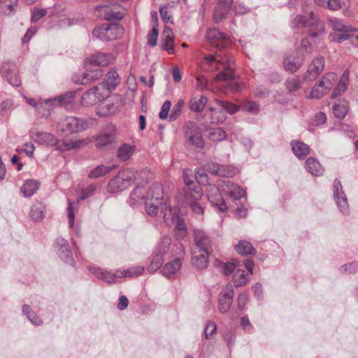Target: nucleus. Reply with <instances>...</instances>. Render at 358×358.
Returning a JSON list of instances; mask_svg holds the SVG:
<instances>
[{
  "instance_id": "f257e3e1",
  "label": "nucleus",
  "mask_w": 358,
  "mask_h": 358,
  "mask_svg": "<svg viewBox=\"0 0 358 358\" xmlns=\"http://www.w3.org/2000/svg\"><path fill=\"white\" fill-rule=\"evenodd\" d=\"M151 178V173L148 170L134 171L131 169H124L110 180L108 185L109 191L112 192H121L127 188L134 180Z\"/></svg>"
},
{
  "instance_id": "f03ea898",
  "label": "nucleus",
  "mask_w": 358,
  "mask_h": 358,
  "mask_svg": "<svg viewBox=\"0 0 358 358\" xmlns=\"http://www.w3.org/2000/svg\"><path fill=\"white\" fill-rule=\"evenodd\" d=\"M96 124V120L94 118L69 116L60 121L58 128L64 133L71 134L85 131Z\"/></svg>"
},
{
  "instance_id": "7ed1b4c3",
  "label": "nucleus",
  "mask_w": 358,
  "mask_h": 358,
  "mask_svg": "<svg viewBox=\"0 0 358 358\" xmlns=\"http://www.w3.org/2000/svg\"><path fill=\"white\" fill-rule=\"evenodd\" d=\"M117 131L112 124L105 125L94 140L95 147L98 150H106L116 143Z\"/></svg>"
},
{
  "instance_id": "20e7f679",
  "label": "nucleus",
  "mask_w": 358,
  "mask_h": 358,
  "mask_svg": "<svg viewBox=\"0 0 358 358\" xmlns=\"http://www.w3.org/2000/svg\"><path fill=\"white\" fill-rule=\"evenodd\" d=\"M336 80V75L334 73L327 74L320 81L318 85H315L310 92V96L312 99H320L327 94L333 87Z\"/></svg>"
},
{
  "instance_id": "39448f33",
  "label": "nucleus",
  "mask_w": 358,
  "mask_h": 358,
  "mask_svg": "<svg viewBox=\"0 0 358 358\" xmlns=\"http://www.w3.org/2000/svg\"><path fill=\"white\" fill-rule=\"evenodd\" d=\"M205 60L209 63L217 62L218 63H223L224 69L220 71L215 78L216 80L227 81L234 79V73L231 63L228 59H224L220 57L219 55H211L205 57Z\"/></svg>"
},
{
  "instance_id": "423d86ee",
  "label": "nucleus",
  "mask_w": 358,
  "mask_h": 358,
  "mask_svg": "<svg viewBox=\"0 0 358 358\" xmlns=\"http://www.w3.org/2000/svg\"><path fill=\"white\" fill-rule=\"evenodd\" d=\"M333 196L335 202L343 214H348L349 206L345 193L343 189L341 181L336 178L333 184Z\"/></svg>"
},
{
  "instance_id": "0eeeda50",
  "label": "nucleus",
  "mask_w": 358,
  "mask_h": 358,
  "mask_svg": "<svg viewBox=\"0 0 358 358\" xmlns=\"http://www.w3.org/2000/svg\"><path fill=\"white\" fill-rule=\"evenodd\" d=\"M55 249L62 261L71 266L75 264L72 252L66 240L62 237H57L55 242Z\"/></svg>"
},
{
  "instance_id": "6e6552de",
  "label": "nucleus",
  "mask_w": 358,
  "mask_h": 358,
  "mask_svg": "<svg viewBox=\"0 0 358 358\" xmlns=\"http://www.w3.org/2000/svg\"><path fill=\"white\" fill-rule=\"evenodd\" d=\"M234 292L231 284H228L224 287L219 294V311L221 313H226L230 308L233 299Z\"/></svg>"
},
{
  "instance_id": "1a4fd4ad",
  "label": "nucleus",
  "mask_w": 358,
  "mask_h": 358,
  "mask_svg": "<svg viewBox=\"0 0 358 358\" xmlns=\"http://www.w3.org/2000/svg\"><path fill=\"white\" fill-rule=\"evenodd\" d=\"M329 23L335 31L341 33L337 35V38H334V40H337L339 43L349 38V32L355 31V29L345 24L343 21L337 18L330 19Z\"/></svg>"
},
{
  "instance_id": "9d476101",
  "label": "nucleus",
  "mask_w": 358,
  "mask_h": 358,
  "mask_svg": "<svg viewBox=\"0 0 358 358\" xmlns=\"http://www.w3.org/2000/svg\"><path fill=\"white\" fill-rule=\"evenodd\" d=\"M0 71L11 85L15 87L20 85L21 80L17 75L16 67L13 64L9 62H3L0 66Z\"/></svg>"
},
{
  "instance_id": "9b49d317",
  "label": "nucleus",
  "mask_w": 358,
  "mask_h": 358,
  "mask_svg": "<svg viewBox=\"0 0 358 358\" xmlns=\"http://www.w3.org/2000/svg\"><path fill=\"white\" fill-rule=\"evenodd\" d=\"M194 239L195 247L193 249L209 252L212 245V240L204 231L199 229H194Z\"/></svg>"
},
{
  "instance_id": "f8f14e48",
  "label": "nucleus",
  "mask_w": 358,
  "mask_h": 358,
  "mask_svg": "<svg viewBox=\"0 0 358 358\" xmlns=\"http://www.w3.org/2000/svg\"><path fill=\"white\" fill-rule=\"evenodd\" d=\"M324 67L323 57H317L309 65L306 73L303 76L304 80H314L322 73Z\"/></svg>"
},
{
  "instance_id": "ddd939ff",
  "label": "nucleus",
  "mask_w": 358,
  "mask_h": 358,
  "mask_svg": "<svg viewBox=\"0 0 358 358\" xmlns=\"http://www.w3.org/2000/svg\"><path fill=\"white\" fill-rule=\"evenodd\" d=\"M209 252L192 249V264L197 270H203L207 268L208 264Z\"/></svg>"
},
{
  "instance_id": "4468645a",
  "label": "nucleus",
  "mask_w": 358,
  "mask_h": 358,
  "mask_svg": "<svg viewBox=\"0 0 358 358\" xmlns=\"http://www.w3.org/2000/svg\"><path fill=\"white\" fill-rule=\"evenodd\" d=\"M90 271L97 278L105 281L108 283H115L117 278H121L120 271H116L115 273H112L108 270L99 267H91Z\"/></svg>"
},
{
  "instance_id": "2eb2a0df",
  "label": "nucleus",
  "mask_w": 358,
  "mask_h": 358,
  "mask_svg": "<svg viewBox=\"0 0 358 358\" xmlns=\"http://www.w3.org/2000/svg\"><path fill=\"white\" fill-rule=\"evenodd\" d=\"M217 5L214 9L213 20L215 23L220 22L227 17L228 12L232 9V0H217Z\"/></svg>"
},
{
  "instance_id": "dca6fc26",
  "label": "nucleus",
  "mask_w": 358,
  "mask_h": 358,
  "mask_svg": "<svg viewBox=\"0 0 358 358\" xmlns=\"http://www.w3.org/2000/svg\"><path fill=\"white\" fill-rule=\"evenodd\" d=\"M206 38L210 43L220 48H224L229 43L228 37L217 29H210L207 31Z\"/></svg>"
},
{
  "instance_id": "f3484780",
  "label": "nucleus",
  "mask_w": 358,
  "mask_h": 358,
  "mask_svg": "<svg viewBox=\"0 0 358 358\" xmlns=\"http://www.w3.org/2000/svg\"><path fill=\"white\" fill-rule=\"evenodd\" d=\"M187 142L198 148H203L205 145L202 133L196 127H192L186 131Z\"/></svg>"
},
{
  "instance_id": "a211bd4d",
  "label": "nucleus",
  "mask_w": 358,
  "mask_h": 358,
  "mask_svg": "<svg viewBox=\"0 0 358 358\" xmlns=\"http://www.w3.org/2000/svg\"><path fill=\"white\" fill-rule=\"evenodd\" d=\"M141 179L142 181L137 183L136 188L131 192L130 194L129 199V203L130 206H134L138 204L140 201L145 199L146 196L144 194L143 185L144 183L148 182V181L152 179V177L148 180L145 177Z\"/></svg>"
},
{
  "instance_id": "6ab92c4d",
  "label": "nucleus",
  "mask_w": 358,
  "mask_h": 358,
  "mask_svg": "<svg viewBox=\"0 0 358 358\" xmlns=\"http://www.w3.org/2000/svg\"><path fill=\"white\" fill-rule=\"evenodd\" d=\"M74 96V92H68L52 99H46L45 103V104L51 106H66L71 104L73 102Z\"/></svg>"
},
{
  "instance_id": "aec40b11",
  "label": "nucleus",
  "mask_w": 358,
  "mask_h": 358,
  "mask_svg": "<svg viewBox=\"0 0 358 358\" xmlns=\"http://www.w3.org/2000/svg\"><path fill=\"white\" fill-rule=\"evenodd\" d=\"M308 27H309V36L312 38L318 37L324 33V25L323 22L320 21L313 13L309 14Z\"/></svg>"
},
{
  "instance_id": "412c9836",
  "label": "nucleus",
  "mask_w": 358,
  "mask_h": 358,
  "mask_svg": "<svg viewBox=\"0 0 358 358\" xmlns=\"http://www.w3.org/2000/svg\"><path fill=\"white\" fill-rule=\"evenodd\" d=\"M161 212L163 214L164 221L167 226L173 225L180 217L177 210L168 206L166 202L161 203Z\"/></svg>"
},
{
  "instance_id": "4be33fe9",
  "label": "nucleus",
  "mask_w": 358,
  "mask_h": 358,
  "mask_svg": "<svg viewBox=\"0 0 358 358\" xmlns=\"http://www.w3.org/2000/svg\"><path fill=\"white\" fill-rule=\"evenodd\" d=\"M164 192L162 186L160 183L155 182L152 184L146 194L145 200L155 201L159 203L160 201H165L164 199Z\"/></svg>"
},
{
  "instance_id": "5701e85b",
  "label": "nucleus",
  "mask_w": 358,
  "mask_h": 358,
  "mask_svg": "<svg viewBox=\"0 0 358 358\" xmlns=\"http://www.w3.org/2000/svg\"><path fill=\"white\" fill-rule=\"evenodd\" d=\"M161 48L166 50L169 54L174 52L173 36L170 27L165 26L162 34Z\"/></svg>"
},
{
  "instance_id": "b1692460",
  "label": "nucleus",
  "mask_w": 358,
  "mask_h": 358,
  "mask_svg": "<svg viewBox=\"0 0 358 358\" xmlns=\"http://www.w3.org/2000/svg\"><path fill=\"white\" fill-rule=\"evenodd\" d=\"M112 57L110 55L106 53H98L96 55H92L85 61V65L87 66L90 64L94 66H104L109 64Z\"/></svg>"
},
{
  "instance_id": "393cba45",
  "label": "nucleus",
  "mask_w": 358,
  "mask_h": 358,
  "mask_svg": "<svg viewBox=\"0 0 358 358\" xmlns=\"http://www.w3.org/2000/svg\"><path fill=\"white\" fill-rule=\"evenodd\" d=\"M184 196L188 203L199 201L203 196V191L201 186L195 185L190 187H185L184 189Z\"/></svg>"
},
{
  "instance_id": "a878e982",
  "label": "nucleus",
  "mask_w": 358,
  "mask_h": 358,
  "mask_svg": "<svg viewBox=\"0 0 358 358\" xmlns=\"http://www.w3.org/2000/svg\"><path fill=\"white\" fill-rule=\"evenodd\" d=\"M45 206L41 201H35L30 209L29 216L34 222H41L45 217Z\"/></svg>"
},
{
  "instance_id": "bb28decb",
  "label": "nucleus",
  "mask_w": 358,
  "mask_h": 358,
  "mask_svg": "<svg viewBox=\"0 0 358 358\" xmlns=\"http://www.w3.org/2000/svg\"><path fill=\"white\" fill-rule=\"evenodd\" d=\"M32 139L40 144H49L53 145L55 143V137L50 133L33 130L31 131Z\"/></svg>"
},
{
  "instance_id": "cd10ccee",
  "label": "nucleus",
  "mask_w": 358,
  "mask_h": 358,
  "mask_svg": "<svg viewBox=\"0 0 358 358\" xmlns=\"http://www.w3.org/2000/svg\"><path fill=\"white\" fill-rule=\"evenodd\" d=\"M303 61L302 57L289 55L284 59L283 66L286 71L294 73L299 69Z\"/></svg>"
},
{
  "instance_id": "c85d7f7f",
  "label": "nucleus",
  "mask_w": 358,
  "mask_h": 358,
  "mask_svg": "<svg viewBox=\"0 0 358 358\" xmlns=\"http://www.w3.org/2000/svg\"><path fill=\"white\" fill-rule=\"evenodd\" d=\"M101 76L102 71L99 68L94 70H87V72L82 74L81 80H76V78H75L73 83L85 85L92 81L98 80Z\"/></svg>"
},
{
  "instance_id": "c756f323",
  "label": "nucleus",
  "mask_w": 358,
  "mask_h": 358,
  "mask_svg": "<svg viewBox=\"0 0 358 358\" xmlns=\"http://www.w3.org/2000/svg\"><path fill=\"white\" fill-rule=\"evenodd\" d=\"M117 30V27L114 26L100 27L95 28L93 30L92 34L97 38L103 41H110L113 40L115 37H113L110 34H113Z\"/></svg>"
},
{
  "instance_id": "7c9ffc66",
  "label": "nucleus",
  "mask_w": 358,
  "mask_h": 358,
  "mask_svg": "<svg viewBox=\"0 0 358 358\" xmlns=\"http://www.w3.org/2000/svg\"><path fill=\"white\" fill-rule=\"evenodd\" d=\"M120 81V78L118 73L115 70H111L106 75L105 81L101 83V85L107 90L111 91L117 87Z\"/></svg>"
},
{
  "instance_id": "2f4dec72",
  "label": "nucleus",
  "mask_w": 358,
  "mask_h": 358,
  "mask_svg": "<svg viewBox=\"0 0 358 358\" xmlns=\"http://www.w3.org/2000/svg\"><path fill=\"white\" fill-rule=\"evenodd\" d=\"M40 187V182L38 180L30 179L24 182L20 188V192L26 198L33 196Z\"/></svg>"
},
{
  "instance_id": "473e14b6",
  "label": "nucleus",
  "mask_w": 358,
  "mask_h": 358,
  "mask_svg": "<svg viewBox=\"0 0 358 358\" xmlns=\"http://www.w3.org/2000/svg\"><path fill=\"white\" fill-rule=\"evenodd\" d=\"M181 264L182 260L180 259H176L166 263L161 270V273L166 278H170L179 271Z\"/></svg>"
},
{
  "instance_id": "72a5a7b5",
  "label": "nucleus",
  "mask_w": 358,
  "mask_h": 358,
  "mask_svg": "<svg viewBox=\"0 0 358 358\" xmlns=\"http://www.w3.org/2000/svg\"><path fill=\"white\" fill-rule=\"evenodd\" d=\"M349 82V71L345 70L343 75L341 76L339 82L336 87L334 88L332 94L331 99H335L336 97L342 94L344 92L346 91Z\"/></svg>"
},
{
  "instance_id": "f704fd0d",
  "label": "nucleus",
  "mask_w": 358,
  "mask_h": 358,
  "mask_svg": "<svg viewBox=\"0 0 358 358\" xmlns=\"http://www.w3.org/2000/svg\"><path fill=\"white\" fill-rule=\"evenodd\" d=\"M291 147L294 154L299 159H304L310 152L309 146L301 141H292Z\"/></svg>"
},
{
  "instance_id": "c9c22d12",
  "label": "nucleus",
  "mask_w": 358,
  "mask_h": 358,
  "mask_svg": "<svg viewBox=\"0 0 358 358\" xmlns=\"http://www.w3.org/2000/svg\"><path fill=\"white\" fill-rule=\"evenodd\" d=\"M98 86H94L85 92L81 97V103L85 106H90L95 104L99 100L97 96Z\"/></svg>"
},
{
  "instance_id": "e433bc0d",
  "label": "nucleus",
  "mask_w": 358,
  "mask_h": 358,
  "mask_svg": "<svg viewBox=\"0 0 358 358\" xmlns=\"http://www.w3.org/2000/svg\"><path fill=\"white\" fill-rule=\"evenodd\" d=\"M305 164L307 171L312 175L319 176L323 174L324 169L316 159L309 157Z\"/></svg>"
},
{
  "instance_id": "4c0bfd02",
  "label": "nucleus",
  "mask_w": 358,
  "mask_h": 358,
  "mask_svg": "<svg viewBox=\"0 0 358 358\" xmlns=\"http://www.w3.org/2000/svg\"><path fill=\"white\" fill-rule=\"evenodd\" d=\"M227 194L234 200L240 199L245 196V191L241 189L239 186L231 182L226 183Z\"/></svg>"
},
{
  "instance_id": "58836bf2",
  "label": "nucleus",
  "mask_w": 358,
  "mask_h": 358,
  "mask_svg": "<svg viewBox=\"0 0 358 358\" xmlns=\"http://www.w3.org/2000/svg\"><path fill=\"white\" fill-rule=\"evenodd\" d=\"M211 190L215 191V195L209 194L208 195V200L212 203H214L215 206H217L221 212H225L227 210V206L225 201L222 198V196L219 192V189L216 187H212Z\"/></svg>"
},
{
  "instance_id": "ea45409f",
  "label": "nucleus",
  "mask_w": 358,
  "mask_h": 358,
  "mask_svg": "<svg viewBox=\"0 0 358 358\" xmlns=\"http://www.w3.org/2000/svg\"><path fill=\"white\" fill-rule=\"evenodd\" d=\"M134 150V145L124 143L117 149V157L122 161H127L132 156Z\"/></svg>"
},
{
  "instance_id": "a19ab883",
  "label": "nucleus",
  "mask_w": 358,
  "mask_h": 358,
  "mask_svg": "<svg viewBox=\"0 0 358 358\" xmlns=\"http://www.w3.org/2000/svg\"><path fill=\"white\" fill-rule=\"evenodd\" d=\"M207 101V98L203 95H201L199 97L195 96L190 100L189 108L194 112L199 113L204 108Z\"/></svg>"
},
{
  "instance_id": "79ce46f5",
  "label": "nucleus",
  "mask_w": 358,
  "mask_h": 358,
  "mask_svg": "<svg viewBox=\"0 0 358 358\" xmlns=\"http://www.w3.org/2000/svg\"><path fill=\"white\" fill-rule=\"evenodd\" d=\"M238 173V169L231 165L220 164L216 176L223 178H231L235 176Z\"/></svg>"
},
{
  "instance_id": "37998d69",
  "label": "nucleus",
  "mask_w": 358,
  "mask_h": 358,
  "mask_svg": "<svg viewBox=\"0 0 358 358\" xmlns=\"http://www.w3.org/2000/svg\"><path fill=\"white\" fill-rule=\"evenodd\" d=\"M113 168V166L99 165L89 173L88 177L92 179L102 177L110 172Z\"/></svg>"
},
{
  "instance_id": "c03bdc74",
  "label": "nucleus",
  "mask_w": 358,
  "mask_h": 358,
  "mask_svg": "<svg viewBox=\"0 0 358 358\" xmlns=\"http://www.w3.org/2000/svg\"><path fill=\"white\" fill-rule=\"evenodd\" d=\"M235 248L237 252L241 255H250L255 252L254 247L247 241H240Z\"/></svg>"
},
{
  "instance_id": "a18cd8bd",
  "label": "nucleus",
  "mask_w": 358,
  "mask_h": 358,
  "mask_svg": "<svg viewBox=\"0 0 358 358\" xmlns=\"http://www.w3.org/2000/svg\"><path fill=\"white\" fill-rule=\"evenodd\" d=\"M233 280L235 287L243 286L249 280L248 274L244 270L237 269L234 275Z\"/></svg>"
},
{
  "instance_id": "49530a36",
  "label": "nucleus",
  "mask_w": 358,
  "mask_h": 358,
  "mask_svg": "<svg viewBox=\"0 0 358 358\" xmlns=\"http://www.w3.org/2000/svg\"><path fill=\"white\" fill-rule=\"evenodd\" d=\"M22 312L32 324L37 326L42 324L41 318L32 311L31 306L29 305L25 304L22 306Z\"/></svg>"
},
{
  "instance_id": "de8ad7c7",
  "label": "nucleus",
  "mask_w": 358,
  "mask_h": 358,
  "mask_svg": "<svg viewBox=\"0 0 358 358\" xmlns=\"http://www.w3.org/2000/svg\"><path fill=\"white\" fill-rule=\"evenodd\" d=\"M210 123L212 124H220L225 121L227 118L226 113L221 109H215L210 108Z\"/></svg>"
},
{
  "instance_id": "09e8293b",
  "label": "nucleus",
  "mask_w": 358,
  "mask_h": 358,
  "mask_svg": "<svg viewBox=\"0 0 358 358\" xmlns=\"http://www.w3.org/2000/svg\"><path fill=\"white\" fill-rule=\"evenodd\" d=\"M175 233L178 239L184 238L187 234L186 224L183 219L179 217L175 224Z\"/></svg>"
},
{
  "instance_id": "8fccbe9b",
  "label": "nucleus",
  "mask_w": 358,
  "mask_h": 358,
  "mask_svg": "<svg viewBox=\"0 0 358 358\" xmlns=\"http://www.w3.org/2000/svg\"><path fill=\"white\" fill-rule=\"evenodd\" d=\"M171 243L172 240L169 236L165 235L162 236L157 248V253L164 255L169 250Z\"/></svg>"
},
{
  "instance_id": "3c124183",
  "label": "nucleus",
  "mask_w": 358,
  "mask_h": 358,
  "mask_svg": "<svg viewBox=\"0 0 358 358\" xmlns=\"http://www.w3.org/2000/svg\"><path fill=\"white\" fill-rule=\"evenodd\" d=\"M164 255L159 253H156L152 258V260L149 265L148 270L150 273H155L158 270L164 262Z\"/></svg>"
},
{
  "instance_id": "603ef678",
  "label": "nucleus",
  "mask_w": 358,
  "mask_h": 358,
  "mask_svg": "<svg viewBox=\"0 0 358 358\" xmlns=\"http://www.w3.org/2000/svg\"><path fill=\"white\" fill-rule=\"evenodd\" d=\"M285 86L289 92H296L302 86V81L297 77H292L287 79Z\"/></svg>"
},
{
  "instance_id": "864d4df0",
  "label": "nucleus",
  "mask_w": 358,
  "mask_h": 358,
  "mask_svg": "<svg viewBox=\"0 0 358 358\" xmlns=\"http://www.w3.org/2000/svg\"><path fill=\"white\" fill-rule=\"evenodd\" d=\"M209 138L213 141H221L227 138V133L220 127L214 128L209 131Z\"/></svg>"
},
{
  "instance_id": "5fc2aeb1",
  "label": "nucleus",
  "mask_w": 358,
  "mask_h": 358,
  "mask_svg": "<svg viewBox=\"0 0 358 358\" xmlns=\"http://www.w3.org/2000/svg\"><path fill=\"white\" fill-rule=\"evenodd\" d=\"M144 270H145V268L143 266H138L129 268L126 270L120 271L121 278L137 277V276L141 275L143 273Z\"/></svg>"
},
{
  "instance_id": "6e6d98bb",
  "label": "nucleus",
  "mask_w": 358,
  "mask_h": 358,
  "mask_svg": "<svg viewBox=\"0 0 358 358\" xmlns=\"http://www.w3.org/2000/svg\"><path fill=\"white\" fill-rule=\"evenodd\" d=\"M166 201H160L159 203L150 200H145V211L150 216H155L158 212L159 208H161V203H164Z\"/></svg>"
},
{
  "instance_id": "4d7b16f0",
  "label": "nucleus",
  "mask_w": 358,
  "mask_h": 358,
  "mask_svg": "<svg viewBox=\"0 0 358 358\" xmlns=\"http://www.w3.org/2000/svg\"><path fill=\"white\" fill-rule=\"evenodd\" d=\"M317 3L331 10H338L341 8L340 0H317Z\"/></svg>"
},
{
  "instance_id": "13d9d810",
  "label": "nucleus",
  "mask_w": 358,
  "mask_h": 358,
  "mask_svg": "<svg viewBox=\"0 0 358 358\" xmlns=\"http://www.w3.org/2000/svg\"><path fill=\"white\" fill-rule=\"evenodd\" d=\"M215 101L219 106H220L222 108V109H224L229 114H234L239 110V107L237 105H235L230 102L219 99H215Z\"/></svg>"
},
{
  "instance_id": "bf43d9fd",
  "label": "nucleus",
  "mask_w": 358,
  "mask_h": 358,
  "mask_svg": "<svg viewBox=\"0 0 358 358\" xmlns=\"http://www.w3.org/2000/svg\"><path fill=\"white\" fill-rule=\"evenodd\" d=\"M333 113L336 118L343 119L348 113V107L345 103H336L333 106Z\"/></svg>"
},
{
  "instance_id": "052dcab7",
  "label": "nucleus",
  "mask_w": 358,
  "mask_h": 358,
  "mask_svg": "<svg viewBox=\"0 0 358 358\" xmlns=\"http://www.w3.org/2000/svg\"><path fill=\"white\" fill-rule=\"evenodd\" d=\"M185 101L180 99L178 103L173 107L171 114L169 115L170 121L176 120L181 114L182 108L184 106Z\"/></svg>"
},
{
  "instance_id": "680f3d73",
  "label": "nucleus",
  "mask_w": 358,
  "mask_h": 358,
  "mask_svg": "<svg viewBox=\"0 0 358 358\" xmlns=\"http://www.w3.org/2000/svg\"><path fill=\"white\" fill-rule=\"evenodd\" d=\"M309 22V15L308 17L298 15L292 21V26L293 28H301L308 27Z\"/></svg>"
},
{
  "instance_id": "e2e57ef3",
  "label": "nucleus",
  "mask_w": 358,
  "mask_h": 358,
  "mask_svg": "<svg viewBox=\"0 0 358 358\" xmlns=\"http://www.w3.org/2000/svg\"><path fill=\"white\" fill-rule=\"evenodd\" d=\"M17 3L18 0H3V5L5 6L3 12L7 15L11 14L16 10Z\"/></svg>"
},
{
  "instance_id": "0e129e2a",
  "label": "nucleus",
  "mask_w": 358,
  "mask_h": 358,
  "mask_svg": "<svg viewBox=\"0 0 358 358\" xmlns=\"http://www.w3.org/2000/svg\"><path fill=\"white\" fill-rule=\"evenodd\" d=\"M219 266L222 268V272L225 275H229L234 271L237 265L235 262H231L226 263H220Z\"/></svg>"
},
{
  "instance_id": "69168bd1",
  "label": "nucleus",
  "mask_w": 358,
  "mask_h": 358,
  "mask_svg": "<svg viewBox=\"0 0 358 358\" xmlns=\"http://www.w3.org/2000/svg\"><path fill=\"white\" fill-rule=\"evenodd\" d=\"M91 141L89 138L76 139L69 142L70 150L79 149L87 145Z\"/></svg>"
},
{
  "instance_id": "338daca9",
  "label": "nucleus",
  "mask_w": 358,
  "mask_h": 358,
  "mask_svg": "<svg viewBox=\"0 0 358 358\" xmlns=\"http://www.w3.org/2000/svg\"><path fill=\"white\" fill-rule=\"evenodd\" d=\"M158 35H159L158 28L155 26H153L151 31L148 34V43L151 47H155L156 45L157 38H158Z\"/></svg>"
},
{
  "instance_id": "774afa93",
  "label": "nucleus",
  "mask_w": 358,
  "mask_h": 358,
  "mask_svg": "<svg viewBox=\"0 0 358 358\" xmlns=\"http://www.w3.org/2000/svg\"><path fill=\"white\" fill-rule=\"evenodd\" d=\"M161 17L164 23L173 24V17L169 14L166 6H162L159 10Z\"/></svg>"
}]
</instances>
